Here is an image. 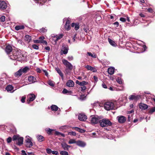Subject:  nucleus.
Returning a JSON list of instances; mask_svg holds the SVG:
<instances>
[{
	"label": "nucleus",
	"instance_id": "f257e3e1",
	"mask_svg": "<svg viewBox=\"0 0 155 155\" xmlns=\"http://www.w3.org/2000/svg\"><path fill=\"white\" fill-rule=\"evenodd\" d=\"M99 123L100 126L102 127H107L112 125V123L107 118L100 120Z\"/></svg>",
	"mask_w": 155,
	"mask_h": 155
},
{
	"label": "nucleus",
	"instance_id": "f03ea898",
	"mask_svg": "<svg viewBox=\"0 0 155 155\" xmlns=\"http://www.w3.org/2000/svg\"><path fill=\"white\" fill-rule=\"evenodd\" d=\"M21 51L17 50L13 51V54L10 55V58L13 60H18V58L21 57Z\"/></svg>",
	"mask_w": 155,
	"mask_h": 155
},
{
	"label": "nucleus",
	"instance_id": "7ed1b4c3",
	"mask_svg": "<svg viewBox=\"0 0 155 155\" xmlns=\"http://www.w3.org/2000/svg\"><path fill=\"white\" fill-rule=\"evenodd\" d=\"M114 103L110 101L107 102L104 104V108L107 110H109L114 109Z\"/></svg>",
	"mask_w": 155,
	"mask_h": 155
},
{
	"label": "nucleus",
	"instance_id": "20e7f679",
	"mask_svg": "<svg viewBox=\"0 0 155 155\" xmlns=\"http://www.w3.org/2000/svg\"><path fill=\"white\" fill-rule=\"evenodd\" d=\"M101 119V117L97 115L91 116L90 118V121L92 124H96L98 123Z\"/></svg>",
	"mask_w": 155,
	"mask_h": 155
},
{
	"label": "nucleus",
	"instance_id": "39448f33",
	"mask_svg": "<svg viewBox=\"0 0 155 155\" xmlns=\"http://www.w3.org/2000/svg\"><path fill=\"white\" fill-rule=\"evenodd\" d=\"M62 62L63 64L66 66V68L72 70L73 66L68 61L64 59L62 60Z\"/></svg>",
	"mask_w": 155,
	"mask_h": 155
},
{
	"label": "nucleus",
	"instance_id": "423d86ee",
	"mask_svg": "<svg viewBox=\"0 0 155 155\" xmlns=\"http://www.w3.org/2000/svg\"><path fill=\"white\" fill-rule=\"evenodd\" d=\"M63 23L66 21L65 24L64 25L65 29H70L71 28L70 19L66 18L63 19Z\"/></svg>",
	"mask_w": 155,
	"mask_h": 155
},
{
	"label": "nucleus",
	"instance_id": "0eeeda50",
	"mask_svg": "<svg viewBox=\"0 0 155 155\" xmlns=\"http://www.w3.org/2000/svg\"><path fill=\"white\" fill-rule=\"evenodd\" d=\"M117 119L118 120V121L120 123H124L126 120V117L123 116L117 117Z\"/></svg>",
	"mask_w": 155,
	"mask_h": 155
},
{
	"label": "nucleus",
	"instance_id": "6e6552de",
	"mask_svg": "<svg viewBox=\"0 0 155 155\" xmlns=\"http://www.w3.org/2000/svg\"><path fill=\"white\" fill-rule=\"evenodd\" d=\"M140 98V95H132L129 97V99L130 100H134L135 101H137Z\"/></svg>",
	"mask_w": 155,
	"mask_h": 155
},
{
	"label": "nucleus",
	"instance_id": "1a4fd4ad",
	"mask_svg": "<svg viewBox=\"0 0 155 155\" xmlns=\"http://www.w3.org/2000/svg\"><path fill=\"white\" fill-rule=\"evenodd\" d=\"M7 7L6 3L4 1H0V9L4 10Z\"/></svg>",
	"mask_w": 155,
	"mask_h": 155
},
{
	"label": "nucleus",
	"instance_id": "9d476101",
	"mask_svg": "<svg viewBox=\"0 0 155 155\" xmlns=\"http://www.w3.org/2000/svg\"><path fill=\"white\" fill-rule=\"evenodd\" d=\"M79 119L82 121H84L87 119V116L84 114H80L78 116Z\"/></svg>",
	"mask_w": 155,
	"mask_h": 155
},
{
	"label": "nucleus",
	"instance_id": "9b49d317",
	"mask_svg": "<svg viewBox=\"0 0 155 155\" xmlns=\"http://www.w3.org/2000/svg\"><path fill=\"white\" fill-rule=\"evenodd\" d=\"M35 97V95L34 94H30L28 96V100L29 101H33Z\"/></svg>",
	"mask_w": 155,
	"mask_h": 155
},
{
	"label": "nucleus",
	"instance_id": "f8f14e48",
	"mask_svg": "<svg viewBox=\"0 0 155 155\" xmlns=\"http://www.w3.org/2000/svg\"><path fill=\"white\" fill-rule=\"evenodd\" d=\"M26 146L27 147H30L33 145V143L29 139H27L25 141Z\"/></svg>",
	"mask_w": 155,
	"mask_h": 155
},
{
	"label": "nucleus",
	"instance_id": "ddd939ff",
	"mask_svg": "<svg viewBox=\"0 0 155 155\" xmlns=\"http://www.w3.org/2000/svg\"><path fill=\"white\" fill-rule=\"evenodd\" d=\"M62 49V53L61 54H66L68 52V47L66 45H64L63 46Z\"/></svg>",
	"mask_w": 155,
	"mask_h": 155
},
{
	"label": "nucleus",
	"instance_id": "4468645a",
	"mask_svg": "<svg viewBox=\"0 0 155 155\" xmlns=\"http://www.w3.org/2000/svg\"><path fill=\"white\" fill-rule=\"evenodd\" d=\"M66 85L69 87H73L74 85V83L73 81L69 80L66 83Z\"/></svg>",
	"mask_w": 155,
	"mask_h": 155
},
{
	"label": "nucleus",
	"instance_id": "2eb2a0df",
	"mask_svg": "<svg viewBox=\"0 0 155 155\" xmlns=\"http://www.w3.org/2000/svg\"><path fill=\"white\" fill-rule=\"evenodd\" d=\"M148 106L146 104L141 103L139 104L140 108L143 110H145L148 108Z\"/></svg>",
	"mask_w": 155,
	"mask_h": 155
},
{
	"label": "nucleus",
	"instance_id": "dca6fc26",
	"mask_svg": "<svg viewBox=\"0 0 155 155\" xmlns=\"http://www.w3.org/2000/svg\"><path fill=\"white\" fill-rule=\"evenodd\" d=\"M71 27L72 28H74V29H78L80 27L79 23H72L71 24Z\"/></svg>",
	"mask_w": 155,
	"mask_h": 155
},
{
	"label": "nucleus",
	"instance_id": "f3484780",
	"mask_svg": "<svg viewBox=\"0 0 155 155\" xmlns=\"http://www.w3.org/2000/svg\"><path fill=\"white\" fill-rule=\"evenodd\" d=\"M64 35V34L62 33L56 35H55L56 39L55 40V43H56V42L58 41L62 38Z\"/></svg>",
	"mask_w": 155,
	"mask_h": 155
},
{
	"label": "nucleus",
	"instance_id": "a211bd4d",
	"mask_svg": "<svg viewBox=\"0 0 155 155\" xmlns=\"http://www.w3.org/2000/svg\"><path fill=\"white\" fill-rule=\"evenodd\" d=\"M18 142H16V144L19 146H21L23 143V138L19 137L18 139Z\"/></svg>",
	"mask_w": 155,
	"mask_h": 155
},
{
	"label": "nucleus",
	"instance_id": "6ab92c4d",
	"mask_svg": "<svg viewBox=\"0 0 155 155\" xmlns=\"http://www.w3.org/2000/svg\"><path fill=\"white\" fill-rule=\"evenodd\" d=\"M85 67L88 70H90L94 72H95L97 71V70L95 68L89 65H86L85 66Z\"/></svg>",
	"mask_w": 155,
	"mask_h": 155
},
{
	"label": "nucleus",
	"instance_id": "aec40b11",
	"mask_svg": "<svg viewBox=\"0 0 155 155\" xmlns=\"http://www.w3.org/2000/svg\"><path fill=\"white\" fill-rule=\"evenodd\" d=\"M12 50V47L9 45L7 46L5 49V51L8 54L11 52Z\"/></svg>",
	"mask_w": 155,
	"mask_h": 155
},
{
	"label": "nucleus",
	"instance_id": "412c9836",
	"mask_svg": "<svg viewBox=\"0 0 155 155\" xmlns=\"http://www.w3.org/2000/svg\"><path fill=\"white\" fill-rule=\"evenodd\" d=\"M56 70L57 71L58 73L59 74V75L60 76L62 80L64 79V75L63 74L61 71V70L58 68H55Z\"/></svg>",
	"mask_w": 155,
	"mask_h": 155
},
{
	"label": "nucleus",
	"instance_id": "4be33fe9",
	"mask_svg": "<svg viewBox=\"0 0 155 155\" xmlns=\"http://www.w3.org/2000/svg\"><path fill=\"white\" fill-rule=\"evenodd\" d=\"M76 144L78 146L81 147H84L86 145V144L85 143L81 141H77Z\"/></svg>",
	"mask_w": 155,
	"mask_h": 155
},
{
	"label": "nucleus",
	"instance_id": "5701e85b",
	"mask_svg": "<svg viewBox=\"0 0 155 155\" xmlns=\"http://www.w3.org/2000/svg\"><path fill=\"white\" fill-rule=\"evenodd\" d=\"M114 67H110L108 69L107 71L109 74L110 75L113 74L114 72Z\"/></svg>",
	"mask_w": 155,
	"mask_h": 155
},
{
	"label": "nucleus",
	"instance_id": "b1692460",
	"mask_svg": "<svg viewBox=\"0 0 155 155\" xmlns=\"http://www.w3.org/2000/svg\"><path fill=\"white\" fill-rule=\"evenodd\" d=\"M21 70L22 68L19 69L18 71L16 72L15 74V76L16 77H18L21 76L22 74Z\"/></svg>",
	"mask_w": 155,
	"mask_h": 155
},
{
	"label": "nucleus",
	"instance_id": "393cba45",
	"mask_svg": "<svg viewBox=\"0 0 155 155\" xmlns=\"http://www.w3.org/2000/svg\"><path fill=\"white\" fill-rule=\"evenodd\" d=\"M38 140L39 142H42L45 140L44 137L42 135H38L37 136Z\"/></svg>",
	"mask_w": 155,
	"mask_h": 155
},
{
	"label": "nucleus",
	"instance_id": "a878e982",
	"mask_svg": "<svg viewBox=\"0 0 155 155\" xmlns=\"http://www.w3.org/2000/svg\"><path fill=\"white\" fill-rule=\"evenodd\" d=\"M51 108L52 110L56 111L58 110V108L56 105H52L51 106Z\"/></svg>",
	"mask_w": 155,
	"mask_h": 155
},
{
	"label": "nucleus",
	"instance_id": "bb28decb",
	"mask_svg": "<svg viewBox=\"0 0 155 155\" xmlns=\"http://www.w3.org/2000/svg\"><path fill=\"white\" fill-rule=\"evenodd\" d=\"M87 54L89 56H90L94 58H96L97 57V55L94 53L92 54L90 52H87Z\"/></svg>",
	"mask_w": 155,
	"mask_h": 155
},
{
	"label": "nucleus",
	"instance_id": "cd10ccee",
	"mask_svg": "<svg viewBox=\"0 0 155 155\" xmlns=\"http://www.w3.org/2000/svg\"><path fill=\"white\" fill-rule=\"evenodd\" d=\"M62 147L65 150H67V144L64 142L61 143V144Z\"/></svg>",
	"mask_w": 155,
	"mask_h": 155
},
{
	"label": "nucleus",
	"instance_id": "c85d7f7f",
	"mask_svg": "<svg viewBox=\"0 0 155 155\" xmlns=\"http://www.w3.org/2000/svg\"><path fill=\"white\" fill-rule=\"evenodd\" d=\"M13 88V86L11 85H9L6 87V89L8 91H12Z\"/></svg>",
	"mask_w": 155,
	"mask_h": 155
},
{
	"label": "nucleus",
	"instance_id": "c756f323",
	"mask_svg": "<svg viewBox=\"0 0 155 155\" xmlns=\"http://www.w3.org/2000/svg\"><path fill=\"white\" fill-rule=\"evenodd\" d=\"M29 70V68L28 67H25L24 68L22 69L21 71L22 72V73L23 72L24 73H26L27 71H28Z\"/></svg>",
	"mask_w": 155,
	"mask_h": 155
},
{
	"label": "nucleus",
	"instance_id": "7c9ffc66",
	"mask_svg": "<svg viewBox=\"0 0 155 155\" xmlns=\"http://www.w3.org/2000/svg\"><path fill=\"white\" fill-rule=\"evenodd\" d=\"M108 41L111 45L113 46H115V43L114 41L109 38H108Z\"/></svg>",
	"mask_w": 155,
	"mask_h": 155
},
{
	"label": "nucleus",
	"instance_id": "2f4dec72",
	"mask_svg": "<svg viewBox=\"0 0 155 155\" xmlns=\"http://www.w3.org/2000/svg\"><path fill=\"white\" fill-rule=\"evenodd\" d=\"M77 141L74 139H71L68 142V143L69 144H72L73 143H77Z\"/></svg>",
	"mask_w": 155,
	"mask_h": 155
},
{
	"label": "nucleus",
	"instance_id": "473e14b6",
	"mask_svg": "<svg viewBox=\"0 0 155 155\" xmlns=\"http://www.w3.org/2000/svg\"><path fill=\"white\" fill-rule=\"evenodd\" d=\"M25 27L23 25L16 26L15 27V29H24Z\"/></svg>",
	"mask_w": 155,
	"mask_h": 155
},
{
	"label": "nucleus",
	"instance_id": "72a5a7b5",
	"mask_svg": "<svg viewBox=\"0 0 155 155\" xmlns=\"http://www.w3.org/2000/svg\"><path fill=\"white\" fill-rule=\"evenodd\" d=\"M48 84L51 87H54V83L52 81H49L48 82Z\"/></svg>",
	"mask_w": 155,
	"mask_h": 155
},
{
	"label": "nucleus",
	"instance_id": "f704fd0d",
	"mask_svg": "<svg viewBox=\"0 0 155 155\" xmlns=\"http://www.w3.org/2000/svg\"><path fill=\"white\" fill-rule=\"evenodd\" d=\"M31 39V37L28 35H26L25 36V40L28 42H30Z\"/></svg>",
	"mask_w": 155,
	"mask_h": 155
},
{
	"label": "nucleus",
	"instance_id": "c9c22d12",
	"mask_svg": "<svg viewBox=\"0 0 155 155\" xmlns=\"http://www.w3.org/2000/svg\"><path fill=\"white\" fill-rule=\"evenodd\" d=\"M62 93L64 94H66L67 93H71V92L70 91H68L66 89H64L62 91Z\"/></svg>",
	"mask_w": 155,
	"mask_h": 155
},
{
	"label": "nucleus",
	"instance_id": "e433bc0d",
	"mask_svg": "<svg viewBox=\"0 0 155 155\" xmlns=\"http://www.w3.org/2000/svg\"><path fill=\"white\" fill-rule=\"evenodd\" d=\"M19 135H14L12 137V140H18V138H19Z\"/></svg>",
	"mask_w": 155,
	"mask_h": 155
},
{
	"label": "nucleus",
	"instance_id": "4c0bfd02",
	"mask_svg": "<svg viewBox=\"0 0 155 155\" xmlns=\"http://www.w3.org/2000/svg\"><path fill=\"white\" fill-rule=\"evenodd\" d=\"M155 111V107L152 108L150 109L149 113L150 114H151Z\"/></svg>",
	"mask_w": 155,
	"mask_h": 155
},
{
	"label": "nucleus",
	"instance_id": "58836bf2",
	"mask_svg": "<svg viewBox=\"0 0 155 155\" xmlns=\"http://www.w3.org/2000/svg\"><path fill=\"white\" fill-rule=\"evenodd\" d=\"M35 78L34 77L32 76H30L29 77H28L29 80L30 81H32L33 83L35 82L34 80Z\"/></svg>",
	"mask_w": 155,
	"mask_h": 155
},
{
	"label": "nucleus",
	"instance_id": "ea45409f",
	"mask_svg": "<svg viewBox=\"0 0 155 155\" xmlns=\"http://www.w3.org/2000/svg\"><path fill=\"white\" fill-rule=\"evenodd\" d=\"M60 154L61 155H68V153L65 151H62L61 153Z\"/></svg>",
	"mask_w": 155,
	"mask_h": 155
},
{
	"label": "nucleus",
	"instance_id": "a19ab883",
	"mask_svg": "<svg viewBox=\"0 0 155 155\" xmlns=\"http://www.w3.org/2000/svg\"><path fill=\"white\" fill-rule=\"evenodd\" d=\"M72 70H70L66 68L65 69V71L66 72V74H69L71 71Z\"/></svg>",
	"mask_w": 155,
	"mask_h": 155
},
{
	"label": "nucleus",
	"instance_id": "79ce46f5",
	"mask_svg": "<svg viewBox=\"0 0 155 155\" xmlns=\"http://www.w3.org/2000/svg\"><path fill=\"white\" fill-rule=\"evenodd\" d=\"M46 151L48 154H50L52 153V151L50 148H47L46 149Z\"/></svg>",
	"mask_w": 155,
	"mask_h": 155
},
{
	"label": "nucleus",
	"instance_id": "37998d69",
	"mask_svg": "<svg viewBox=\"0 0 155 155\" xmlns=\"http://www.w3.org/2000/svg\"><path fill=\"white\" fill-rule=\"evenodd\" d=\"M5 21V17L4 16H2L0 18V21L2 22H4Z\"/></svg>",
	"mask_w": 155,
	"mask_h": 155
},
{
	"label": "nucleus",
	"instance_id": "c03bdc74",
	"mask_svg": "<svg viewBox=\"0 0 155 155\" xmlns=\"http://www.w3.org/2000/svg\"><path fill=\"white\" fill-rule=\"evenodd\" d=\"M88 84V83L86 82L85 81H83L81 82L80 85L83 86L85 85H86Z\"/></svg>",
	"mask_w": 155,
	"mask_h": 155
},
{
	"label": "nucleus",
	"instance_id": "a18cd8bd",
	"mask_svg": "<svg viewBox=\"0 0 155 155\" xmlns=\"http://www.w3.org/2000/svg\"><path fill=\"white\" fill-rule=\"evenodd\" d=\"M12 138L11 137H9L7 139V141L8 143H9L12 142Z\"/></svg>",
	"mask_w": 155,
	"mask_h": 155
},
{
	"label": "nucleus",
	"instance_id": "49530a36",
	"mask_svg": "<svg viewBox=\"0 0 155 155\" xmlns=\"http://www.w3.org/2000/svg\"><path fill=\"white\" fill-rule=\"evenodd\" d=\"M32 47L34 49L36 50L38 49L39 48L38 46L35 44L32 45Z\"/></svg>",
	"mask_w": 155,
	"mask_h": 155
},
{
	"label": "nucleus",
	"instance_id": "de8ad7c7",
	"mask_svg": "<svg viewBox=\"0 0 155 155\" xmlns=\"http://www.w3.org/2000/svg\"><path fill=\"white\" fill-rule=\"evenodd\" d=\"M45 38V37L43 36H41L38 39L39 40H40V41H42L44 40V39Z\"/></svg>",
	"mask_w": 155,
	"mask_h": 155
},
{
	"label": "nucleus",
	"instance_id": "09e8293b",
	"mask_svg": "<svg viewBox=\"0 0 155 155\" xmlns=\"http://www.w3.org/2000/svg\"><path fill=\"white\" fill-rule=\"evenodd\" d=\"M68 134L74 136H75L76 135V133L75 132L73 131L69 132Z\"/></svg>",
	"mask_w": 155,
	"mask_h": 155
},
{
	"label": "nucleus",
	"instance_id": "8fccbe9b",
	"mask_svg": "<svg viewBox=\"0 0 155 155\" xmlns=\"http://www.w3.org/2000/svg\"><path fill=\"white\" fill-rule=\"evenodd\" d=\"M33 42L34 43H40L41 44V41L40 40H35L33 41Z\"/></svg>",
	"mask_w": 155,
	"mask_h": 155
},
{
	"label": "nucleus",
	"instance_id": "3c124183",
	"mask_svg": "<svg viewBox=\"0 0 155 155\" xmlns=\"http://www.w3.org/2000/svg\"><path fill=\"white\" fill-rule=\"evenodd\" d=\"M120 20L122 22H125L126 21V19L122 17L120 18Z\"/></svg>",
	"mask_w": 155,
	"mask_h": 155
},
{
	"label": "nucleus",
	"instance_id": "603ef678",
	"mask_svg": "<svg viewBox=\"0 0 155 155\" xmlns=\"http://www.w3.org/2000/svg\"><path fill=\"white\" fill-rule=\"evenodd\" d=\"M52 153L56 155H58V153L57 151H52Z\"/></svg>",
	"mask_w": 155,
	"mask_h": 155
},
{
	"label": "nucleus",
	"instance_id": "864d4df0",
	"mask_svg": "<svg viewBox=\"0 0 155 155\" xmlns=\"http://www.w3.org/2000/svg\"><path fill=\"white\" fill-rule=\"evenodd\" d=\"M52 130L50 128H49L48 129L46 130V131H47V133L49 134L51 133Z\"/></svg>",
	"mask_w": 155,
	"mask_h": 155
},
{
	"label": "nucleus",
	"instance_id": "5fc2aeb1",
	"mask_svg": "<svg viewBox=\"0 0 155 155\" xmlns=\"http://www.w3.org/2000/svg\"><path fill=\"white\" fill-rule=\"evenodd\" d=\"M148 12L151 13H152L153 12V11L152 9L151 8H149L147 9Z\"/></svg>",
	"mask_w": 155,
	"mask_h": 155
},
{
	"label": "nucleus",
	"instance_id": "6e6d98bb",
	"mask_svg": "<svg viewBox=\"0 0 155 155\" xmlns=\"http://www.w3.org/2000/svg\"><path fill=\"white\" fill-rule=\"evenodd\" d=\"M25 97H22L21 98V102H22L23 103H24L25 102Z\"/></svg>",
	"mask_w": 155,
	"mask_h": 155
},
{
	"label": "nucleus",
	"instance_id": "4d7b16f0",
	"mask_svg": "<svg viewBox=\"0 0 155 155\" xmlns=\"http://www.w3.org/2000/svg\"><path fill=\"white\" fill-rule=\"evenodd\" d=\"M68 59L69 61H71L73 60V58L72 56H69L68 57Z\"/></svg>",
	"mask_w": 155,
	"mask_h": 155
},
{
	"label": "nucleus",
	"instance_id": "13d9d810",
	"mask_svg": "<svg viewBox=\"0 0 155 155\" xmlns=\"http://www.w3.org/2000/svg\"><path fill=\"white\" fill-rule=\"evenodd\" d=\"M41 44H45L46 45H48L47 42L46 41L44 40L42 41H41Z\"/></svg>",
	"mask_w": 155,
	"mask_h": 155
},
{
	"label": "nucleus",
	"instance_id": "bf43d9fd",
	"mask_svg": "<svg viewBox=\"0 0 155 155\" xmlns=\"http://www.w3.org/2000/svg\"><path fill=\"white\" fill-rule=\"evenodd\" d=\"M81 91H84L86 89V86H83L81 87Z\"/></svg>",
	"mask_w": 155,
	"mask_h": 155
},
{
	"label": "nucleus",
	"instance_id": "052dcab7",
	"mask_svg": "<svg viewBox=\"0 0 155 155\" xmlns=\"http://www.w3.org/2000/svg\"><path fill=\"white\" fill-rule=\"evenodd\" d=\"M117 82L119 84H122V81L120 79H119V78L117 79Z\"/></svg>",
	"mask_w": 155,
	"mask_h": 155
},
{
	"label": "nucleus",
	"instance_id": "680f3d73",
	"mask_svg": "<svg viewBox=\"0 0 155 155\" xmlns=\"http://www.w3.org/2000/svg\"><path fill=\"white\" fill-rule=\"evenodd\" d=\"M113 25L114 26H116V27H117L119 25V23L118 22L116 21V22H114V23Z\"/></svg>",
	"mask_w": 155,
	"mask_h": 155
},
{
	"label": "nucleus",
	"instance_id": "e2e57ef3",
	"mask_svg": "<svg viewBox=\"0 0 155 155\" xmlns=\"http://www.w3.org/2000/svg\"><path fill=\"white\" fill-rule=\"evenodd\" d=\"M21 154L22 155H27V153L24 150H22L21 151Z\"/></svg>",
	"mask_w": 155,
	"mask_h": 155
},
{
	"label": "nucleus",
	"instance_id": "0e129e2a",
	"mask_svg": "<svg viewBox=\"0 0 155 155\" xmlns=\"http://www.w3.org/2000/svg\"><path fill=\"white\" fill-rule=\"evenodd\" d=\"M73 129H74L76 131H80V128L78 127H74L73 128Z\"/></svg>",
	"mask_w": 155,
	"mask_h": 155
},
{
	"label": "nucleus",
	"instance_id": "69168bd1",
	"mask_svg": "<svg viewBox=\"0 0 155 155\" xmlns=\"http://www.w3.org/2000/svg\"><path fill=\"white\" fill-rule=\"evenodd\" d=\"M102 87L104 88H107V87L106 85L104 83H103L102 84Z\"/></svg>",
	"mask_w": 155,
	"mask_h": 155
},
{
	"label": "nucleus",
	"instance_id": "338daca9",
	"mask_svg": "<svg viewBox=\"0 0 155 155\" xmlns=\"http://www.w3.org/2000/svg\"><path fill=\"white\" fill-rule=\"evenodd\" d=\"M139 15L141 17L144 18L145 17V15L142 13H140Z\"/></svg>",
	"mask_w": 155,
	"mask_h": 155
},
{
	"label": "nucleus",
	"instance_id": "774afa93",
	"mask_svg": "<svg viewBox=\"0 0 155 155\" xmlns=\"http://www.w3.org/2000/svg\"><path fill=\"white\" fill-rule=\"evenodd\" d=\"M43 71L44 73H45V75L46 76H48V73L47 72L46 70H43Z\"/></svg>",
	"mask_w": 155,
	"mask_h": 155
}]
</instances>
